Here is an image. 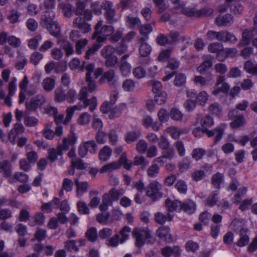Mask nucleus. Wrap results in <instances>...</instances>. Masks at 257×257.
I'll return each instance as SVG.
<instances>
[{"mask_svg": "<svg viewBox=\"0 0 257 257\" xmlns=\"http://www.w3.org/2000/svg\"><path fill=\"white\" fill-rule=\"evenodd\" d=\"M210 113L217 116H220L222 113V108L217 103L211 104L208 107Z\"/></svg>", "mask_w": 257, "mask_h": 257, "instance_id": "0e129e2a", "label": "nucleus"}, {"mask_svg": "<svg viewBox=\"0 0 257 257\" xmlns=\"http://www.w3.org/2000/svg\"><path fill=\"white\" fill-rule=\"evenodd\" d=\"M256 34V32H255L253 30L250 31L245 30L242 33V41L239 45L242 46L249 45L250 40L252 38L253 35Z\"/></svg>", "mask_w": 257, "mask_h": 257, "instance_id": "bb28decb", "label": "nucleus"}, {"mask_svg": "<svg viewBox=\"0 0 257 257\" xmlns=\"http://www.w3.org/2000/svg\"><path fill=\"white\" fill-rule=\"evenodd\" d=\"M29 179L28 176L23 173H16L14 177H10L9 181L10 183H14L15 180H18L22 182H27Z\"/></svg>", "mask_w": 257, "mask_h": 257, "instance_id": "5fc2aeb1", "label": "nucleus"}, {"mask_svg": "<svg viewBox=\"0 0 257 257\" xmlns=\"http://www.w3.org/2000/svg\"><path fill=\"white\" fill-rule=\"evenodd\" d=\"M225 50V55L222 56L221 53L219 54V61H223L227 57H233L237 53L238 51L235 48H228Z\"/></svg>", "mask_w": 257, "mask_h": 257, "instance_id": "13d9d810", "label": "nucleus"}, {"mask_svg": "<svg viewBox=\"0 0 257 257\" xmlns=\"http://www.w3.org/2000/svg\"><path fill=\"white\" fill-rule=\"evenodd\" d=\"M97 105V99L95 97H93L91 99H85L83 102H79L77 105L68 107L66 109V116L64 121V124H67L70 121L75 110L80 111L89 106V110L93 111L95 109Z\"/></svg>", "mask_w": 257, "mask_h": 257, "instance_id": "f257e3e1", "label": "nucleus"}, {"mask_svg": "<svg viewBox=\"0 0 257 257\" xmlns=\"http://www.w3.org/2000/svg\"><path fill=\"white\" fill-rule=\"evenodd\" d=\"M158 117L160 123H165L169 119V116L168 111L164 108H161L158 112Z\"/></svg>", "mask_w": 257, "mask_h": 257, "instance_id": "680f3d73", "label": "nucleus"}, {"mask_svg": "<svg viewBox=\"0 0 257 257\" xmlns=\"http://www.w3.org/2000/svg\"><path fill=\"white\" fill-rule=\"evenodd\" d=\"M131 231V228L127 226H124L119 231L120 235V243H123L126 240L128 239L130 233Z\"/></svg>", "mask_w": 257, "mask_h": 257, "instance_id": "8fccbe9b", "label": "nucleus"}, {"mask_svg": "<svg viewBox=\"0 0 257 257\" xmlns=\"http://www.w3.org/2000/svg\"><path fill=\"white\" fill-rule=\"evenodd\" d=\"M229 227L234 231H239L246 227V221L241 218H235L231 223Z\"/></svg>", "mask_w": 257, "mask_h": 257, "instance_id": "b1692460", "label": "nucleus"}, {"mask_svg": "<svg viewBox=\"0 0 257 257\" xmlns=\"http://www.w3.org/2000/svg\"><path fill=\"white\" fill-rule=\"evenodd\" d=\"M209 96L206 91L202 90L196 95V102L200 105H204L208 100Z\"/></svg>", "mask_w": 257, "mask_h": 257, "instance_id": "e433bc0d", "label": "nucleus"}, {"mask_svg": "<svg viewBox=\"0 0 257 257\" xmlns=\"http://www.w3.org/2000/svg\"><path fill=\"white\" fill-rule=\"evenodd\" d=\"M55 14L52 10H47L43 13L41 16V25L44 27L49 25L53 22V19L55 17Z\"/></svg>", "mask_w": 257, "mask_h": 257, "instance_id": "412c9836", "label": "nucleus"}, {"mask_svg": "<svg viewBox=\"0 0 257 257\" xmlns=\"http://www.w3.org/2000/svg\"><path fill=\"white\" fill-rule=\"evenodd\" d=\"M121 87L125 92H133L136 89V83L133 80L127 79L122 82Z\"/></svg>", "mask_w": 257, "mask_h": 257, "instance_id": "c9c22d12", "label": "nucleus"}, {"mask_svg": "<svg viewBox=\"0 0 257 257\" xmlns=\"http://www.w3.org/2000/svg\"><path fill=\"white\" fill-rule=\"evenodd\" d=\"M112 150L108 146H105L99 152V159L101 161H106L112 154Z\"/></svg>", "mask_w": 257, "mask_h": 257, "instance_id": "c756f323", "label": "nucleus"}, {"mask_svg": "<svg viewBox=\"0 0 257 257\" xmlns=\"http://www.w3.org/2000/svg\"><path fill=\"white\" fill-rule=\"evenodd\" d=\"M116 50L114 48L110 46H107L104 47L101 51V54L102 56L104 58H106L108 57L112 56L114 55Z\"/></svg>", "mask_w": 257, "mask_h": 257, "instance_id": "774afa93", "label": "nucleus"}, {"mask_svg": "<svg viewBox=\"0 0 257 257\" xmlns=\"http://www.w3.org/2000/svg\"><path fill=\"white\" fill-rule=\"evenodd\" d=\"M165 206L170 212L175 211H180L182 210V203L178 200H171L167 199L165 201Z\"/></svg>", "mask_w": 257, "mask_h": 257, "instance_id": "a211bd4d", "label": "nucleus"}, {"mask_svg": "<svg viewBox=\"0 0 257 257\" xmlns=\"http://www.w3.org/2000/svg\"><path fill=\"white\" fill-rule=\"evenodd\" d=\"M217 40L224 42H230L233 43L237 41V39L234 35L227 32L223 31L218 32Z\"/></svg>", "mask_w": 257, "mask_h": 257, "instance_id": "a878e982", "label": "nucleus"}, {"mask_svg": "<svg viewBox=\"0 0 257 257\" xmlns=\"http://www.w3.org/2000/svg\"><path fill=\"white\" fill-rule=\"evenodd\" d=\"M91 116L87 112L81 113L77 119V123L81 125H87L90 121Z\"/></svg>", "mask_w": 257, "mask_h": 257, "instance_id": "79ce46f5", "label": "nucleus"}, {"mask_svg": "<svg viewBox=\"0 0 257 257\" xmlns=\"http://www.w3.org/2000/svg\"><path fill=\"white\" fill-rule=\"evenodd\" d=\"M179 253L180 249L177 246L174 248L167 246L162 249V254L164 257H170L174 254Z\"/></svg>", "mask_w": 257, "mask_h": 257, "instance_id": "ea45409f", "label": "nucleus"}, {"mask_svg": "<svg viewBox=\"0 0 257 257\" xmlns=\"http://www.w3.org/2000/svg\"><path fill=\"white\" fill-rule=\"evenodd\" d=\"M248 229L242 228L239 232V239L236 242V244L240 247L246 245L249 241V237L248 235Z\"/></svg>", "mask_w": 257, "mask_h": 257, "instance_id": "6ab92c4d", "label": "nucleus"}, {"mask_svg": "<svg viewBox=\"0 0 257 257\" xmlns=\"http://www.w3.org/2000/svg\"><path fill=\"white\" fill-rule=\"evenodd\" d=\"M119 69L122 76L127 77L131 74L132 65L127 61H120Z\"/></svg>", "mask_w": 257, "mask_h": 257, "instance_id": "c85d7f7f", "label": "nucleus"}, {"mask_svg": "<svg viewBox=\"0 0 257 257\" xmlns=\"http://www.w3.org/2000/svg\"><path fill=\"white\" fill-rule=\"evenodd\" d=\"M170 116L174 120L181 121L183 119L184 115L183 113L176 108H171L170 112Z\"/></svg>", "mask_w": 257, "mask_h": 257, "instance_id": "09e8293b", "label": "nucleus"}, {"mask_svg": "<svg viewBox=\"0 0 257 257\" xmlns=\"http://www.w3.org/2000/svg\"><path fill=\"white\" fill-rule=\"evenodd\" d=\"M49 113L54 115V119L56 123H60L63 122L64 124V121L65 119H64V115L63 114H60L58 113L57 108L53 107H51L49 108ZM66 118V117L65 118Z\"/></svg>", "mask_w": 257, "mask_h": 257, "instance_id": "37998d69", "label": "nucleus"}, {"mask_svg": "<svg viewBox=\"0 0 257 257\" xmlns=\"http://www.w3.org/2000/svg\"><path fill=\"white\" fill-rule=\"evenodd\" d=\"M172 3L174 5L177 13H184L186 15L190 16L191 14L187 9L185 8L183 3H180L179 0H172Z\"/></svg>", "mask_w": 257, "mask_h": 257, "instance_id": "de8ad7c7", "label": "nucleus"}, {"mask_svg": "<svg viewBox=\"0 0 257 257\" xmlns=\"http://www.w3.org/2000/svg\"><path fill=\"white\" fill-rule=\"evenodd\" d=\"M75 183L76 187V196L81 198L87 192L89 187L88 183L86 181L80 182L78 179H76Z\"/></svg>", "mask_w": 257, "mask_h": 257, "instance_id": "dca6fc26", "label": "nucleus"}, {"mask_svg": "<svg viewBox=\"0 0 257 257\" xmlns=\"http://www.w3.org/2000/svg\"><path fill=\"white\" fill-rule=\"evenodd\" d=\"M42 37L41 35H37L28 40L29 47L32 49L37 48L39 43L41 41Z\"/></svg>", "mask_w": 257, "mask_h": 257, "instance_id": "49530a36", "label": "nucleus"}, {"mask_svg": "<svg viewBox=\"0 0 257 257\" xmlns=\"http://www.w3.org/2000/svg\"><path fill=\"white\" fill-rule=\"evenodd\" d=\"M57 44L65 51L67 56H69L74 53L73 47L68 41L59 39Z\"/></svg>", "mask_w": 257, "mask_h": 257, "instance_id": "393cba45", "label": "nucleus"}, {"mask_svg": "<svg viewBox=\"0 0 257 257\" xmlns=\"http://www.w3.org/2000/svg\"><path fill=\"white\" fill-rule=\"evenodd\" d=\"M85 236L90 241L94 242L95 241L97 237L96 228L91 227L88 229L86 232Z\"/></svg>", "mask_w": 257, "mask_h": 257, "instance_id": "69168bd1", "label": "nucleus"}, {"mask_svg": "<svg viewBox=\"0 0 257 257\" xmlns=\"http://www.w3.org/2000/svg\"><path fill=\"white\" fill-rule=\"evenodd\" d=\"M182 210L188 214H192L196 211V204L191 200H186L182 203Z\"/></svg>", "mask_w": 257, "mask_h": 257, "instance_id": "7c9ffc66", "label": "nucleus"}, {"mask_svg": "<svg viewBox=\"0 0 257 257\" xmlns=\"http://www.w3.org/2000/svg\"><path fill=\"white\" fill-rule=\"evenodd\" d=\"M169 39V44H173L179 40L182 43L185 42V44H189L190 42V39L189 37H185L184 36L180 37L179 39V34L178 33H172L168 37Z\"/></svg>", "mask_w": 257, "mask_h": 257, "instance_id": "58836bf2", "label": "nucleus"}, {"mask_svg": "<svg viewBox=\"0 0 257 257\" xmlns=\"http://www.w3.org/2000/svg\"><path fill=\"white\" fill-rule=\"evenodd\" d=\"M84 64L83 62L81 65V63L79 59L77 58H73L69 63V66L71 70H75L81 68V71H84Z\"/></svg>", "mask_w": 257, "mask_h": 257, "instance_id": "c03bdc74", "label": "nucleus"}, {"mask_svg": "<svg viewBox=\"0 0 257 257\" xmlns=\"http://www.w3.org/2000/svg\"><path fill=\"white\" fill-rule=\"evenodd\" d=\"M51 123H48L43 131V136L48 140H52L55 135L54 131L51 129Z\"/></svg>", "mask_w": 257, "mask_h": 257, "instance_id": "bf43d9fd", "label": "nucleus"}, {"mask_svg": "<svg viewBox=\"0 0 257 257\" xmlns=\"http://www.w3.org/2000/svg\"><path fill=\"white\" fill-rule=\"evenodd\" d=\"M44 97L43 95H36L30 100L26 102V107L29 110H35L44 102Z\"/></svg>", "mask_w": 257, "mask_h": 257, "instance_id": "1a4fd4ad", "label": "nucleus"}, {"mask_svg": "<svg viewBox=\"0 0 257 257\" xmlns=\"http://www.w3.org/2000/svg\"><path fill=\"white\" fill-rule=\"evenodd\" d=\"M125 193V190L123 188L116 189L112 188L108 193H104V194L108 195L111 202L112 203L113 201H117L119 198L123 195Z\"/></svg>", "mask_w": 257, "mask_h": 257, "instance_id": "aec40b11", "label": "nucleus"}, {"mask_svg": "<svg viewBox=\"0 0 257 257\" xmlns=\"http://www.w3.org/2000/svg\"><path fill=\"white\" fill-rule=\"evenodd\" d=\"M244 69L250 74L257 75V64H253L251 61H247L244 63Z\"/></svg>", "mask_w": 257, "mask_h": 257, "instance_id": "a18cd8bd", "label": "nucleus"}, {"mask_svg": "<svg viewBox=\"0 0 257 257\" xmlns=\"http://www.w3.org/2000/svg\"><path fill=\"white\" fill-rule=\"evenodd\" d=\"M142 124L146 128L151 127L154 131H158L162 127V123L158 121H154L153 118L149 115L146 116L144 118Z\"/></svg>", "mask_w": 257, "mask_h": 257, "instance_id": "2eb2a0df", "label": "nucleus"}, {"mask_svg": "<svg viewBox=\"0 0 257 257\" xmlns=\"http://www.w3.org/2000/svg\"><path fill=\"white\" fill-rule=\"evenodd\" d=\"M173 217L170 214L167 216L165 215L164 214L158 212L155 214V219L157 222L159 224H164L167 221H171Z\"/></svg>", "mask_w": 257, "mask_h": 257, "instance_id": "3c124183", "label": "nucleus"}, {"mask_svg": "<svg viewBox=\"0 0 257 257\" xmlns=\"http://www.w3.org/2000/svg\"><path fill=\"white\" fill-rule=\"evenodd\" d=\"M97 149V145L94 141H87L80 145L78 153L81 157H85L87 152L94 154Z\"/></svg>", "mask_w": 257, "mask_h": 257, "instance_id": "0eeeda50", "label": "nucleus"}, {"mask_svg": "<svg viewBox=\"0 0 257 257\" xmlns=\"http://www.w3.org/2000/svg\"><path fill=\"white\" fill-rule=\"evenodd\" d=\"M20 17V14L19 12L15 10H12L10 11V13L7 15V18L9 20L11 24H15L18 23Z\"/></svg>", "mask_w": 257, "mask_h": 257, "instance_id": "6e6d98bb", "label": "nucleus"}, {"mask_svg": "<svg viewBox=\"0 0 257 257\" xmlns=\"http://www.w3.org/2000/svg\"><path fill=\"white\" fill-rule=\"evenodd\" d=\"M88 43L86 39H82L77 41L75 44V51L77 54H80L82 52L83 49Z\"/></svg>", "mask_w": 257, "mask_h": 257, "instance_id": "338daca9", "label": "nucleus"}, {"mask_svg": "<svg viewBox=\"0 0 257 257\" xmlns=\"http://www.w3.org/2000/svg\"><path fill=\"white\" fill-rule=\"evenodd\" d=\"M59 203V199L55 198L51 202L43 204L41 206V209L45 213H50L54 208L58 207Z\"/></svg>", "mask_w": 257, "mask_h": 257, "instance_id": "cd10ccee", "label": "nucleus"}, {"mask_svg": "<svg viewBox=\"0 0 257 257\" xmlns=\"http://www.w3.org/2000/svg\"><path fill=\"white\" fill-rule=\"evenodd\" d=\"M29 80L28 77L25 76L24 79L20 83V88L21 90L19 94V103H22L26 98V94L27 96L32 95L36 92L35 89H29L27 90V87L28 85Z\"/></svg>", "mask_w": 257, "mask_h": 257, "instance_id": "423d86ee", "label": "nucleus"}, {"mask_svg": "<svg viewBox=\"0 0 257 257\" xmlns=\"http://www.w3.org/2000/svg\"><path fill=\"white\" fill-rule=\"evenodd\" d=\"M101 7L106 11L105 13L106 19L109 22L113 21L115 11L112 9V3L110 2L106 1L102 3Z\"/></svg>", "mask_w": 257, "mask_h": 257, "instance_id": "f3484780", "label": "nucleus"}, {"mask_svg": "<svg viewBox=\"0 0 257 257\" xmlns=\"http://www.w3.org/2000/svg\"><path fill=\"white\" fill-rule=\"evenodd\" d=\"M133 236L136 239V245L142 246L147 241H150L151 233L148 227L135 228L132 232Z\"/></svg>", "mask_w": 257, "mask_h": 257, "instance_id": "20e7f679", "label": "nucleus"}, {"mask_svg": "<svg viewBox=\"0 0 257 257\" xmlns=\"http://www.w3.org/2000/svg\"><path fill=\"white\" fill-rule=\"evenodd\" d=\"M122 165L126 170H129L132 168L133 163L131 161L127 159L126 152L122 153L120 157L119 161H117Z\"/></svg>", "mask_w": 257, "mask_h": 257, "instance_id": "f704fd0d", "label": "nucleus"}, {"mask_svg": "<svg viewBox=\"0 0 257 257\" xmlns=\"http://www.w3.org/2000/svg\"><path fill=\"white\" fill-rule=\"evenodd\" d=\"M179 66V62L175 59H171L169 61L168 65L165 68L166 76L163 77V80L164 81H167L172 78L174 76V73L173 72H170L168 71V69H170L172 71L175 70L178 68Z\"/></svg>", "mask_w": 257, "mask_h": 257, "instance_id": "ddd939ff", "label": "nucleus"}, {"mask_svg": "<svg viewBox=\"0 0 257 257\" xmlns=\"http://www.w3.org/2000/svg\"><path fill=\"white\" fill-rule=\"evenodd\" d=\"M77 137L73 134H71L67 137L63 139L62 144L58 146L59 154H62V152L66 151L68 149L72 147L77 141Z\"/></svg>", "mask_w": 257, "mask_h": 257, "instance_id": "6e6552de", "label": "nucleus"}, {"mask_svg": "<svg viewBox=\"0 0 257 257\" xmlns=\"http://www.w3.org/2000/svg\"><path fill=\"white\" fill-rule=\"evenodd\" d=\"M175 187L180 193L185 194L187 193V185L184 181L181 180L177 181Z\"/></svg>", "mask_w": 257, "mask_h": 257, "instance_id": "e2e57ef3", "label": "nucleus"}, {"mask_svg": "<svg viewBox=\"0 0 257 257\" xmlns=\"http://www.w3.org/2000/svg\"><path fill=\"white\" fill-rule=\"evenodd\" d=\"M151 47L147 43L143 42L141 44L139 48V52L143 57L148 56L151 52Z\"/></svg>", "mask_w": 257, "mask_h": 257, "instance_id": "052dcab7", "label": "nucleus"}, {"mask_svg": "<svg viewBox=\"0 0 257 257\" xmlns=\"http://www.w3.org/2000/svg\"><path fill=\"white\" fill-rule=\"evenodd\" d=\"M76 14L77 16H83L86 20H90L92 18L91 12L84 9V5L82 3L77 4Z\"/></svg>", "mask_w": 257, "mask_h": 257, "instance_id": "5701e85b", "label": "nucleus"}, {"mask_svg": "<svg viewBox=\"0 0 257 257\" xmlns=\"http://www.w3.org/2000/svg\"><path fill=\"white\" fill-rule=\"evenodd\" d=\"M218 192L217 191L212 192L205 201V205L209 207L214 206L218 201Z\"/></svg>", "mask_w": 257, "mask_h": 257, "instance_id": "603ef678", "label": "nucleus"}, {"mask_svg": "<svg viewBox=\"0 0 257 257\" xmlns=\"http://www.w3.org/2000/svg\"><path fill=\"white\" fill-rule=\"evenodd\" d=\"M212 184L213 186L217 189L220 187V185L224 182V176L220 173L214 174L211 178Z\"/></svg>", "mask_w": 257, "mask_h": 257, "instance_id": "4c0bfd02", "label": "nucleus"}, {"mask_svg": "<svg viewBox=\"0 0 257 257\" xmlns=\"http://www.w3.org/2000/svg\"><path fill=\"white\" fill-rule=\"evenodd\" d=\"M8 166L7 161H0V173H3V176L5 177H10L11 174V169Z\"/></svg>", "mask_w": 257, "mask_h": 257, "instance_id": "864d4df0", "label": "nucleus"}, {"mask_svg": "<svg viewBox=\"0 0 257 257\" xmlns=\"http://www.w3.org/2000/svg\"><path fill=\"white\" fill-rule=\"evenodd\" d=\"M134 76L137 79L144 78L147 75L146 70L142 67L139 66L135 68L133 70Z\"/></svg>", "mask_w": 257, "mask_h": 257, "instance_id": "4d7b16f0", "label": "nucleus"}, {"mask_svg": "<svg viewBox=\"0 0 257 257\" xmlns=\"http://www.w3.org/2000/svg\"><path fill=\"white\" fill-rule=\"evenodd\" d=\"M200 124L204 133H206L208 137L216 136V141H219L222 137L224 129L220 127L216 128L214 131L209 130L208 128L214 124L213 118L209 116L205 115L203 117L200 121Z\"/></svg>", "mask_w": 257, "mask_h": 257, "instance_id": "f03ea898", "label": "nucleus"}, {"mask_svg": "<svg viewBox=\"0 0 257 257\" xmlns=\"http://www.w3.org/2000/svg\"><path fill=\"white\" fill-rule=\"evenodd\" d=\"M156 235L160 239L167 242L173 241V238L170 233V229L165 226L159 227L156 231Z\"/></svg>", "mask_w": 257, "mask_h": 257, "instance_id": "f8f14e48", "label": "nucleus"}, {"mask_svg": "<svg viewBox=\"0 0 257 257\" xmlns=\"http://www.w3.org/2000/svg\"><path fill=\"white\" fill-rule=\"evenodd\" d=\"M120 163L117 161H114L102 166L100 170V172L101 173H103L107 172H111L113 170L120 168Z\"/></svg>", "mask_w": 257, "mask_h": 257, "instance_id": "2f4dec72", "label": "nucleus"}, {"mask_svg": "<svg viewBox=\"0 0 257 257\" xmlns=\"http://www.w3.org/2000/svg\"><path fill=\"white\" fill-rule=\"evenodd\" d=\"M101 21H99L95 27V33L93 38L98 42H104L106 38L114 32V29L111 26L103 25Z\"/></svg>", "mask_w": 257, "mask_h": 257, "instance_id": "7ed1b4c3", "label": "nucleus"}, {"mask_svg": "<svg viewBox=\"0 0 257 257\" xmlns=\"http://www.w3.org/2000/svg\"><path fill=\"white\" fill-rule=\"evenodd\" d=\"M161 185L157 181L151 182L149 185L147 190V195L153 199H157L161 196L160 192V189Z\"/></svg>", "mask_w": 257, "mask_h": 257, "instance_id": "9d476101", "label": "nucleus"}, {"mask_svg": "<svg viewBox=\"0 0 257 257\" xmlns=\"http://www.w3.org/2000/svg\"><path fill=\"white\" fill-rule=\"evenodd\" d=\"M127 110V106L126 104L123 102L120 103L110 110L109 117L110 119L118 117L123 112Z\"/></svg>", "mask_w": 257, "mask_h": 257, "instance_id": "4468645a", "label": "nucleus"}, {"mask_svg": "<svg viewBox=\"0 0 257 257\" xmlns=\"http://www.w3.org/2000/svg\"><path fill=\"white\" fill-rule=\"evenodd\" d=\"M236 112V110L234 109L230 111L228 115L230 119H233L230 124V126L232 128H236L243 126L245 123V119L243 116L239 115L238 116H235L233 117L234 114Z\"/></svg>", "mask_w": 257, "mask_h": 257, "instance_id": "9b49d317", "label": "nucleus"}, {"mask_svg": "<svg viewBox=\"0 0 257 257\" xmlns=\"http://www.w3.org/2000/svg\"><path fill=\"white\" fill-rule=\"evenodd\" d=\"M233 22V18L230 15L227 14L219 16L216 19V23L219 26H226Z\"/></svg>", "mask_w": 257, "mask_h": 257, "instance_id": "72a5a7b5", "label": "nucleus"}, {"mask_svg": "<svg viewBox=\"0 0 257 257\" xmlns=\"http://www.w3.org/2000/svg\"><path fill=\"white\" fill-rule=\"evenodd\" d=\"M51 35L57 37L60 33V27L58 23L55 21L52 22L49 25L45 26Z\"/></svg>", "mask_w": 257, "mask_h": 257, "instance_id": "a19ab883", "label": "nucleus"}, {"mask_svg": "<svg viewBox=\"0 0 257 257\" xmlns=\"http://www.w3.org/2000/svg\"><path fill=\"white\" fill-rule=\"evenodd\" d=\"M55 85V79L47 77L43 80L42 86L46 91H50L53 89Z\"/></svg>", "mask_w": 257, "mask_h": 257, "instance_id": "473e14b6", "label": "nucleus"}, {"mask_svg": "<svg viewBox=\"0 0 257 257\" xmlns=\"http://www.w3.org/2000/svg\"><path fill=\"white\" fill-rule=\"evenodd\" d=\"M230 88L229 85L225 82L224 76H219L216 80L212 90V94L214 95H218L220 93H226Z\"/></svg>", "mask_w": 257, "mask_h": 257, "instance_id": "39448f33", "label": "nucleus"}, {"mask_svg": "<svg viewBox=\"0 0 257 257\" xmlns=\"http://www.w3.org/2000/svg\"><path fill=\"white\" fill-rule=\"evenodd\" d=\"M163 157H158L156 158L152 163V164L147 170V174L148 176L151 177H155L157 176L159 172V167L157 165V162H160L162 161Z\"/></svg>", "mask_w": 257, "mask_h": 257, "instance_id": "4be33fe9", "label": "nucleus"}]
</instances>
